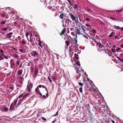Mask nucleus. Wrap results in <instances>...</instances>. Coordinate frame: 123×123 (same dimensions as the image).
Returning a JSON list of instances; mask_svg holds the SVG:
<instances>
[{
	"mask_svg": "<svg viewBox=\"0 0 123 123\" xmlns=\"http://www.w3.org/2000/svg\"><path fill=\"white\" fill-rule=\"evenodd\" d=\"M76 24V26H77L75 30L76 37L77 35H83L84 34L86 33V31L85 29L86 27L82 25L80 22L79 21Z\"/></svg>",
	"mask_w": 123,
	"mask_h": 123,
	"instance_id": "1",
	"label": "nucleus"
},
{
	"mask_svg": "<svg viewBox=\"0 0 123 123\" xmlns=\"http://www.w3.org/2000/svg\"><path fill=\"white\" fill-rule=\"evenodd\" d=\"M68 15L70 16L72 20L74 21L75 23L79 21L78 20V18L76 16H74L73 15L72 13H69Z\"/></svg>",
	"mask_w": 123,
	"mask_h": 123,
	"instance_id": "2",
	"label": "nucleus"
},
{
	"mask_svg": "<svg viewBox=\"0 0 123 123\" xmlns=\"http://www.w3.org/2000/svg\"><path fill=\"white\" fill-rule=\"evenodd\" d=\"M69 37L71 38L70 37H68V36H66L64 37V40H66L65 43L66 44V46L67 47L70 44V43H71L72 40L69 38Z\"/></svg>",
	"mask_w": 123,
	"mask_h": 123,
	"instance_id": "3",
	"label": "nucleus"
},
{
	"mask_svg": "<svg viewBox=\"0 0 123 123\" xmlns=\"http://www.w3.org/2000/svg\"><path fill=\"white\" fill-rule=\"evenodd\" d=\"M17 101V99L15 100L11 104L9 109L11 111H12L14 110V107L16 105Z\"/></svg>",
	"mask_w": 123,
	"mask_h": 123,
	"instance_id": "4",
	"label": "nucleus"
},
{
	"mask_svg": "<svg viewBox=\"0 0 123 123\" xmlns=\"http://www.w3.org/2000/svg\"><path fill=\"white\" fill-rule=\"evenodd\" d=\"M31 54L32 56L34 57H38L39 56L38 53L36 51H31Z\"/></svg>",
	"mask_w": 123,
	"mask_h": 123,
	"instance_id": "5",
	"label": "nucleus"
},
{
	"mask_svg": "<svg viewBox=\"0 0 123 123\" xmlns=\"http://www.w3.org/2000/svg\"><path fill=\"white\" fill-rule=\"evenodd\" d=\"M38 72V68L37 66H35V71L34 74V78H35L37 76V74Z\"/></svg>",
	"mask_w": 123,
	"mask_h": 123,
	"instance_id": "6",
	"label": "nucleus"
},
{
	"mask_svg": "<svg viewBox=\"0 0 123 123\" xmlns=\"http://www.w3.org/2000/svg\"><path fill=\"white\" fill-rule=\"evenodd\" d=\"M70 20L69 19L64 18L62 21V22L63 23L64 22L65 25H66V24L68 25L69 24Z\"/></svg>",
	"mask_w": 123,
	"mask_h": 123,
	"instance_id": "7",
	"label": "nucleus"
},
{
	"mask_svg": "<svg viewBox=\"0 0 123 123\" xmlns=\"http://www.w3.org/2000/svg\"><path fill=\"white\" fill-rule=\"evenodd\" d=\"M32 87V83H30L29 84H28L27 86L28 92H30L31 91V89Z\"/></svg>",
	"mask_w": 123,
	"mask_h": 123,
	"instance_id": "8",
	"label": "nucleus"
},
{
	"mask_svg": "<svg viewBox=\"0 0 123 123\" xmlns=\"http://www.w3.org/2000/svg\"><path fill=\"white\" fill-rule=\"evenodd\" d=\"M39 87H38V86L35 89V91L37 94L40 95V96H42V94L41 93L39 90Z\"/></svg>",
	"mask_w": 123,
	"mask_h": 123,
	"instance_id": "9",
	"label": "nucleus"
},
{
	"mask_svg": "<svg viewBox=\"0 0 123 123\" xmlns=\"http://www.w3.org/2000/svg\"><path fill=\"white\" fill-rule=\"evenodd\" d=\"M30 95V94L28 93L25 94L22 97L23 99L24 100L26 99L27 97H29Z\"/></svg>",
	"mask_w": 123,
	"mask_h": 123,
	"instance_id": "10",
	"label": "nucleus"
},
{
	"mask_svg": "<svg viewBox=\"0 0 123 123\" xmlns=\"http://www.w3.org/2000/svg\"><path fill=\"white\" fill-rule=\"evenodd\" d=\"M31 43V45H32L34 46V42L33 40V39L32 38H30V40L29 41Z\"/></svg>",
	"mask_w": 123,
	"mask_h": 123,
	"instance_id": "11",
	"label": "nucleus"
},
{
	"mask_svg": "<svg viewBox=\"0 0 123 123\" xmlns=\"http://www.w3.org/2000/svg\"><path fill=\"white\" fill-rule=\"evenodd\" d=\"M66 31V28H64L63 30L61 31V32L59 33L61 35H63L65 33Z\"/></svg>",
	"mask_w": 123,
	"mask_h": 123,
	"instance_id": "12",
	"label": "nucleus"
},
{
	"mask_svg": "<svg viewBox=\"0 0 123 123\" xmlns=\"http://www.w3.org/2000/svg\"><path fill=\"white\" fill-rule=\"evenodd\" d=\"M66 14H64V13H62L61 14H60V15L59 16V18L62 19H63V17H66V16L65 15Z\"/></svg>",
	"mask_w": 123,
	"mask_h": 123,
	"instance_id": "13",
	"label": "nucleus"
},
{
	"mask_svg": "<svg viewBox=\"0 0 123 123\" xmlns=\"http://www.w3.org/2000/svg\"><path fill=\"white\" fill-rule=\"evenodd\" d=\"M13 34V33L12 32H10L7 35L6 37L8 38H10L11 37L12 35Z\"/></svg>",
	"mask_w": 123,
	"mask_h": 123,
	"instance_id": "14",
	"label": "nucleus"
},
{
	"mask_svg": "<svg viewBox=\"0 0 123 123\" xmlns=\"http://www.w3.org/2000/svg\"><path fill=\"white\" fill-rule=\"evenodd\" d=\"M111 26L114 27L116 29H117L118 30H120L121 29V28H120V27L119 26H117L115 25H114L113 26L112 25H111Z\"/></svg>",
	"mask_w": 123,
	"mask_h": 123,
	"instance_id": "15",
	"label": "nucleus"
},
{
	"mask_svg": "<svg viewBox=\"0 0 123 123\" xmlns=\"http://www.w3.org/2000/svg\"><path fill=\"white\" fill-rule=\"evenodd\" d=\"M74 9L76 10H77L78 9V6L76 4H74Z\"/></svg>",
	"mask_w": 123,
	"mask_h": 123,
	"instance_id": "16",
	"label": "nucleus"
},
{
	"mask_svg": "<svg viewBox=\"0 0 123 123\" xmlns=\"http://www.w3.org/2000/svg\"><path fill=\"white\" fill-rule=\"evenodd\" d=\"M72 46H73L71 45L69 47V53H70L71 52H72L73 51V49L72 48Z\"/></svg>",
	"mask_w": 123,
	"mask_h": 123,
	"instance_id": "17",
	"label": "nucleus"
},
{
	"mask_svg": "<svg viewBox=\"0 0 123 123\" xmlns=\"http://www.w3.org/2000/svg\"><path fill=\"white\" fill-rule=\"evenodd\" d=\"M22 72L23 70L22 69H20L18 71V73L20 75H21L22 74Z\"/></svg>",
	"mask_w": 123,
	"mask_h": 123,
	"instance_id": "18",
	"label": "nucleus"
},
{
	"mask_svg": "<svg viewBox=\"0 0 123 123\" xmlns=\"http://www.w3.org/2000/svg\"><path fill=\"white\" fill-rule=\"evenodd\" d=\"M89 118L90 121V122H92V121L94 119H93V117H92V116H89Z\"/></svg>",
	"mask_w": 123,
	"mask_h": 123,
	"instance_id": "19",
	"label": "nucleus"
},
{
	"mask_svg": "<svg viewBox=\"0 0 123 123\" xmlns=\"http://www.w3.org/2000/svg\"><path fill=\"white\" fill-rule=\"evenodd\" d=\"M97 45L98 46L99 48H100V49L101 48V47H102V45L101 43H100L99 42L97 43Z\"/></svg>",
	"mask_w": 123,
	"mask_h": 123,
	"instance_id": "20",
	"label": "nucleus"
},
{
	"mask_svg": "<svg viewBox=\"0 0 123 123\" xmlns=\"http://www.w3.org/2000/svg\"><path fill=\"white\" fill-rule=\"evenodd\" d=\"M3 110L5 112H7L8 110V108L6 107H4L3 108Z\"/></svg>",
	"mask_w": 123,
	"mask_h": 123,
	"instance_id": "21",
	"label": "nucleus"
},
{
	"mask_svg": "<svg viewBox=\"0 0 123 123\" xmlns=\"http://www.w3.org/2000/svg\"><path fill=\"white\" fill-rule=\"evenodd\" d=\"M101 48H102V49H100L99 50H101L103 51H106V49L105 47V46L103 45H102V47Z\"/></svg>",
	"mask_w": 123,
	"mask_h": 123,
	"instance_id": "22",
	"label": "nucleus"
},
{
	"mask_svg": "<svg viewBox=\"0 0 123 123\" xmlns=\"http://www.w3.org/2000/svg\"><path fill=\"white\" fill-rule=\"evenodd\" d=\"M41 118L44 121H43V122H46L47 121L46 119L44 117H41Z\"/></svg>",
	"mask_w": 123,
	"mask_h": 123,
	"instance_id": "23",
	"label": "nucleus"
},
{
	"mask_svg": "<svg viewBox=\"0 0 123 123\" xmlns=\"http://www.w3.org/2000/svg\"><path fill=\"white\" fill-rule=\"evenodd\" d=\"M74 57L75 59H79L78 55L76 53L74 54Z\"/></svg>",
	"mask_w": 123,
	"mask_h": 123,
	"instance_id": "24",
	"label": "nucleus"
},
{
	"mask_svg": "<svg viewBox=\"0 0 123 123\" xmlns=\"http://www.w3.org/2000/svg\"><path fill=\"white\" fill-rule=\"evenodd\" d=\"M92 123H98V122L96 119H94L93 120L92 122Z\"/></svg>",
	"mask_w": 123,
	"mask_h": 123,
	"instance_id": "25",
	"label": "nucleus"
},
{
	"mask_svg": "<svg viewBox=\"0 0 123 123\" xmlns=\"http://www.w3.org/2000/svg\"><path fill=\"white\" fill-rule=\"evenodd\" d=\"M6 14L5 12H3L2 13L1 15V16L2 17H4L6 16Z\"/></svg>",
	"mask_w": 123,
	"mask_h": 123,
	"instance_id": "26",
	"label": "nucleus"
},
{
	"mask_svg": "<svg viewBox=\"0 0 123 123\" xmlns=\"http://www.w3.org/2000/svg\"><path fill=\"white\" fill-rule=\"evenodd\" d=\"M75 64L79 66H80V64L79 61H77L76 62Z\"/></svg>",
	"mask_w": 123,
	"mask_h": 123,
	"instance_id": "27",
	"label": "nucleus"
},
{
	"mask_svg": "<svg viewBox=\"0 0 123 123\" xmlns=\"http://www.w3.org/2000/svg\"><path fill=\"white\" fill-rule=\"evenodd\" d=\"M70 26L71 27H72L74 28L75 27V25L74 24L73 25V23H72V24H70Z\"/></svg>",
	"mask_w": 123,
	"mask_h": 123,
	"instance_id": "28",
	"label": "nucleus"
},
{
	"mask_svg": "<svg viewBox=\"0 0 123 123\" xmlns=\"http://www.w3.org/2000/svg\"><path fill=\"white\" fill-rule=\"evenodd\" d=\"M117 58L118 60H120V62H123V59H121L119 57H117Z\"/></svg>",
	"mask_w": 123,
	"mask_h": 123,
	"instance_id": "29",
	"label": "nucleus"
},
{
	"mask_svg": "<svg viewBox=\"0 0 123 123\" xmlns=\"http://www.w3.org/2000/svg\"><path fill=\"white\" fill-rule=\"evenodd\" d=\"M38 87H39L40 88H41L42 87V88H44L45 87V86L41 85H38Z\"/></svg>",
	"mask_w": 123,
	"mask_h": 123,
	"instance_id": "30",
	"label": "nucleus"
},
{
	"mask_svg": "<svg viewBox=\"0 0 123 123\" xmlns=\"http://www.w3.org/2000/svg\"><path fill=\"white\" fill-rule=\"evenodd\" d=\"M78 84L80 86H82L84 85V84L82 83H81L80 82H79L78 83Z\"/></svg>",
	"mask_w": 123,
	"mask_h": 123,
	"instance_id": "31",
	"label": "nucleus"
},
{
	"mask_svg": "<svg viewBox=\"0 0 123 123\" xmlns=\"http://www.w3.org/2000/svg\"><path fill=\"white\" fill-rule=\"evenodd\" d=\"M122 9H121L120 10H116V11H116V12H121L122 11Z\"/></svg>",
	"mask_w": 123,
	"mask_h": 123,
	"instance_id": "32",
	"label": "nucleus"
},
{
	"mask_svg": "<svg viewBox=\"0 0 123 123\" xmlns=\"http://www.w3.org/2000/svg\"><path fill=\"white\" fill-rule=\"evenodd\" d=\"M114 32H112L111 33V34L110 35H109L108 36L109 37H112V36H113V34H114Z\"/></svg>",
	"mask_w": 123,
	"mask_h": 123,
	"instance_id": "33",
	"label": "nucleus"
},
{
	"mask_svg": "<svg viewBox=\"0 0 123 123\" xmlns=\"http://www.w3.org/2000/svg\"><path fill=\"white\" fill-rule=\"evenodd\" d=\"M22 43L23 44H25L26 43L25 40L24 39H23L22 40Z\"/></svg>",
	"mask_w": 123,
	"mask_h": 123,
	"instance_id": "34",
	"label": "nucleus"
},
{
	"mask_svg": "<svg viewBox=\"0 0 123 123\" xmlns=\"http://www.w3.org/2000/svg\"><path fill=\"white\" fill-rule=\"evenodd\" d=\"M87 11H88V12H92V11H91V9L89 8H88V7H87Z\"/></svg>",
	"mask_w": 123,
	"mask_h": 123,
	"instance_id": "35",
	"label": "nucleus"
},
{
	"mask_svg": "<svg viewBox=\"0 0 123 123\" xmlns=\"http://www.w3.org/2000/svg\"><path fill=\"white\" fill-rule=\"evenodd\" d=\"M82 88L81 87H80L79 89L80 92L81 93L82 92Z\"/></svg>",
	"mask_w": 123,
	"mask_h": 123,
	"instance_id": "36",
	"label": "nucleus"
},
{
	"mask_svg": "<svg viewBox=\"0 0 123 123\" xmlns=\"http://www.w3.org/2000/svg\"><path fill=\"white\" fill-rule=\"evenodd\" d=\"M5 21H6V20H5V21H1L0 24H1L4 25L5 23H6Z\"/></svg>",
	"mask_w": 123,
	"mask_h": 123,
	"instance_id": "37",
	"label": "nucleus"
},
{
	"mask_svg": "<svg viewBox=\"0 0 123 123\" xmlns=\"http://www.w3.org/2000/svg\"><path fill=\"white\" fill-rule=\"evenodd\" d=\"M14 56L16 58H17L18 56V55L16 54H15L14 55Z\"/></svg>",
	"mask_w": 123,
	"mask_h": 123,
	"instance_id": "38",
	"label": "nucleus"
},
{
	"mask_svg": "<svg viewBox=\"0 0 123 123\" xmlns=\"http://www.w3.org/2000/svg\"><path fill=\"white\" fill-rule=\"evenodd\" d=\"M85 20L86 21H88V22L89 21H90V19L88 18L87 17H86V19H85Z\"/></svg>",
	"mask_w": 123,
	"mask_h": 123,
	"instance_id": "39",
	"label": "nucleus"
},
{
	"mask_svg": "<svg viewBox=\"0 0 123 123\" xmlns=\"http://www.w3.org/2000/svg\"><path fill=\"white\" fill-rule=\"evenodd\" d=\"M116 50V51H118L119 50H121V48H120L118 47V48Z\"/></svg>",
	"mask_w": 123,
	"mask_h": 123,
	"instance_id": "40",
	"label": "nucleus"
},
{
	"mask_svg": "<svg viewBox=\"0 0 123 123\" xmlns=\"http://www.w3.org/2000/svg\"><path fill=\"white\" fill-rule=\"evenodd\" d=\"M29 33L28 32H26V36L27 37V39H28V37L29 35Z\"/></svg>",
	"mask_w": 123,
	"mask_h": 123,
	"instance_id": "41",
	"label": "nucleus"
},
{
	"mask_svg": "<svg viewBox=\"0 0 123 123\" xmlns=\"http://www.w3.org/2000/svg\"><path fill=\"white\" fill-rule=\"evenodd\" d=\"M23 94H21V95H20L18 97V98H20L22 97V96H23Z\"/></svg>",
	"mask_w": 123,
	"mask_h": 123,
	"instance_id": "42",
	"label": "nucleus"
},
{
	"mask_svg": "<svg viewBox=\"0 0 123 123\" xmlns=\"http://www.w3.org/2000/svg\"><path fill=\"white\" fill-rule=\"evenodd\" d=\"M4 59V58L2 56V55H0V60H3Z\"/></svg>",
	"mask_w": 123,
	"mask_h": 123,
	"instance_id": "43",
	"label": "nucleus"
},
{
	"mask_svg": "<svg viewBox=\"0 0 123 123\" xmlns=\"http://www.w3.org/2000/svg\"><path fill=\"white\" fill-rule=\"evenodd\" d=\"M77 40H74V43L75 44H77Z\"/></svg>",
	"mask_w": 123,
	"mask_h": 123,
	"instance_id": "44",
	"label": "nucleus"
},
{
	"mask_svg": "<svg viewBox=\"0 0 123 123\" xmlns=\"http://www.w3.org/2000/svg\"><path fill=\"white\" fill-rule=\"evenodd\" d=\"M111 50L113 53L116 52V51H115L114 49H111Z\"/></svg>",
	"mask_w": 123,
	"mask_h": 123,
	"instance_id": "45",
	"label": "nucleus"
},
{
	"mask_svg": "<svg viewBox=\"0 0 123 123\" xmlns=\"http://www.w3.org/2000/svg\"><path fill=\"white\" fill-rule=\"evenodd\" d=\"M24 49H20L19 51L21 53H23V51Z\"/></svg>",
	"mask_w": 123,
	"mask_h": 123,
	"instance_id": "46",
	"label": "nucleus"
},
{
	"mask_svg": "<svg viewBox=\"0 0 123 123\" xmlns=\"http://www.w3.org/2000/svg\"><path fill=\"white\" fill-rule=\"evenodd\" d=\"M19 63L18 61H17L16 62V64H17V66L19 65Z\"/></svg>",
	"mask_w": 123,
	"mask_h": 123,
	"instance_id": "47",
	"label": "nucleus"
},
{
	"mask_svg": "<svg viewBox=\"0 0 123 123\" xmlns=\"http://www.w3.org/2000/svg\"><path fill=\"white\" fill-rule=\"evenodd\" d=\"M92 31L93 33H96V31L95 30L92 29Z\"/></svg>",
	"mask_w": 123,
	"mask_h": 123,
	"instance_id": "48",
	"label": "nucleus"
},
{
	"mask_svg": "<svg viewBox=\"0 0 123 123\" xmlns=\"http://www.w3.org/2000/svg\"><path fill=\"white\" fill-rule=\"evenodd\" d=\"M1 49H0V52L1 53H4V51L3 50Z\"/></svg>",
	"mask_w": 123,
	"mask_h": 123,
	"instance_id": "49",
	"label": "nucleus"
},
{
	"mask_svg": "<svg viewBox=\"0 0 123 123\" xmlns=\"http://www.w3.org/2000/svg\"><path fill=\"white\" fill-rule=\"evenodd\" d=\"M91 38L93 39V40H94V42L95 43H98V42H97L95 40V39H94V38L93 37V38Z\"/></svg>",
	"mask_w": 123,
	"mask_h": 123,
	"instance_id": "50",
	"label": "nucleus"
},
{
	"mask_svg": "<svg viewBox=\"0 0 123 123\" xmlns=\"http://www.w3.org/2000/svg\"><path fill=\"white\" fill-rule=\"evenodd\" d=\"M48 79L49 80V81L51 83L52 82V80H51L50 79V78H49V77H48Z\"/></svg>",
	"mask_w": 123,
	"mask_h": 123,
	"instance_id": "51",
	"label": "nucleus"
},
{
	"mask_svg": "<svg viewBox=\"0 0 123 123\" xmlns=\"http://www.w3.org/2000/svg\"><path fill=\"white\" fill-rule=\"evenodd\" d=\"M87 27H90V25L88 24H86L85 25Z\"/></svg>",
	"mask_w": 123,
	"mask_h": 123,
	"instance_id": "52",
	"label": "nucleus"
},
{
	"mask_svg": "<svg viewBox=\"0 0 123 123\" xmlns=\"http://www.w3.org/2000/svg\"><path fill=\"white\" fill-rule=\"evenodd\" d=\"M9 88L11 89V91H12L13 90V88L12 87H9Z\"/></svg>",
	"mask_w": 123,
	"mask_h": 123,
	"instance_id": "53",
	"label": "nucleus"
},
{
	"mask_svg": "<svg viewBox=\"0 0 123 123\" xmlns=\"http://www.w3.org/2000/svg\"><path fill=\"white\" fill-rule=\"evenodd\" d=\"M41 42L40 43H38V44L41 47H42V46L41 45Z\"/></svg>",
	"mask_w": 123,
	"mask_h": 123,
	"instance_id": "54",
	"label": "nucleus"
},
{
	"mask_svg": "<svg viewBox=\"0 0 123 123\" xmlns=\"http://www.w3.org/2000/svg\"><path fill=\"white\" fill-rule=\"evenodd\" d=\"M8 28H5L3 29V30L4 31H6L7 30Z\"/></svg>",
	"mask_w": 123,
	"mask_h": 123,
	"instance_id": "55",
	"label": "nucleus"
},
{
	"mask_svg": "<svg viewBox=\"0 0 123 123\" xmlns=\"http://www.w3.org/2000/svg\"><path fill=\"white\" fill-rule=\"evenodd\" d=\"M85 88H89V89H88L89 90H91V89H90L89 87H88V86H85Z\"/></svg>",
	"mask_w": 123,
	"mask_h": 123,
	"instance_id": "56",
	"label": "nucleus"
},
{
	"mask_svg": "<svg viewBox=\"0 0 123 123\" xmlns=\"http://www.w3.org/2000/svg\"><path fill=\"white\" fill-rule=\"evenodd\" d=\"M4 57L5 59H8V57L7 56H4Z\"/></svg>",
	"mask_w": 123,
	"mask_h": 123,
	"instance_id": "57",
	"label": "nucleus"
},
{
	"mask_svg": "<svg viewBox=\"0 0 123 123\" xmlns=\"http://www.w3.org/2000/svg\"><path fill=\"white\" fill-rule=\"evenodd\" d=\"M42 96L43 98H46V96L45 95H42V96Z\"/></svg>",
	"mask_w": 123,
	"mask_h": 123,
	"instance_id": "58",
	"label": "nucleus"
},
{
	"mask_svg": "<svg viewBox=\"0 0 123 123\" xmlns=\"http://www.w3.org/2000/svg\"><path fill=\"white\" fill-rule=\"evenodd\" d=\"M58 112V111H57V112H56V114L55 115H54L53 116H56L57 115Z\"/></svg>",
	"mask_w": 123,
	"mask_h": 123,
	"instance_id": "59",
	"label": "nucleus"
},
{
	"mask_svg": "<svg viewBox=\"0 0 123 123\" xmlns=\"http://www.w3.org/2000/svg\"><path fill=\"white\" fill-rule=\"evenodd\" d=\"M58 112V111H57V112H56V114L55 115H54L53 116H56L57 115Z\"/></svg>",
	"mask_w": 123,
	"mask_h": 123,
	"instance_id": "60",
	"label": "nucleus"
},
{
	"mask_svg": "<svg viewBox=\"0 0 123 123\" xmlns=\"http://www.w3.org/2000/svg\"><path fill=\"white\" fill-rule=\"evenodd\" d=\"M74 28H73V27H72V28H70V30L71 31H73V30H74Z\"/></svg>",
	"mask_w": 123,
	"mask_h": 123,
	"instance_id": "61",
	"label": "nucleus"
},
{
	"mask_svg": "<svg viewBox=\"0 0 123 123\" xmlns=\"http://www.w3.org/2000/svg\"><path fill=\"white\" fill-rule=\"evenodd\" d=\"M111 18L113 20H116V19L113 17H111Z\"/></svg>",
	"mask_w": 123,
	"mask_h": 123,
	"instance_id": "62",
	"label": "nucleus"
},
{
	"mask_svg": "<svg viewBox=\"0 0 123 123\" xmlns=\"http://www.w3.org/2000/svg\"><path fill=\"white\" fill-rule=\"evenodd\" d=\"M30 35V38L31 37H31L32 36V34L31 33V34Z\"/></svg>",
	"mask_w": 123,
	"mask_h": 123,
	"instance_id": "63",
	"label": "nucleus"
},
{
	"mask_svg": "<svg viewBox=\"0 0 123 123\" xmlns=\"http://www.w3.org/2000/svg\"><path fill=\"white\" fill-rule=\"evenodd\" d=\"M111 121V122L113 123H115V122L113 120H112V119H111L110 120Z\"/></svg>",
	"mask_w": 123,
	"mask_h": 123,
	"instance_id": "64",
	"label": "nucleus"
}]
</instances>
